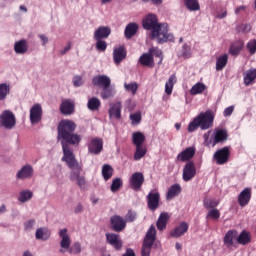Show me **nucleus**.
<instances>
[{
    "label": "nucleus",
    "instance_id": "nucleus-30",
    "mask_svg": "<svg viewBox=\"0 0 256 256\" xmlns=\"http://www.w3.org/2000/svg\"><path fill=\"white\" fill-rule=\"evenodd\" d=\"M236 241L239 245H249V243H251V234L243 230L237 235Z\"/></svg>",
    "mask_w": 256,
    "mask_h": 256
},
{
    "label": "nucleus",
    "instance_id": "nucleus-18",
    "mask_svg": "<svg viewBox=\"0 0 256 256\" xmlns=\"http://www.w3.org/2000/svg\"><path fill=\"white\" fill-rule=\"evenodd\" d=\"M127 58V50L125 49V46L121 45L117 48H114L113 51V59L115 65H121V62Z\"/></svg>",
    "mask_w": 256,
    "mask_h": 256
},
{
    "label": "nucleus",
    "instance_id": "nucleus-45",
    "mask_svg": "<svg viewBox=\"0 0 256 256\" xmlns=\"http://www.w3.org/2000/svg\"><path fill=\"white\" fill-rule=\"evenodd\" d=\"M203 205H204L205 209H215V207H217L219 205V201L205 198L203 200Z\"/></svg>",
    "mask_w": 256,
    "mask_h": 256
},
{
    "label": "nucleus",
    "instance_id": "nucleus-60",
    "mask_svg": "<svg viewBox=\"0 0 256 256\" xmlns=\"http://www.w3.org/2000/svg\"><path fill=\"white\" fill-rule=\"evenodd\" d=\"M144 3H147L151 1L153 5H161L163 3V0H142Z\"/></svg>",
    "mask_w": 256,
    "mask_h": 256
},
{
    "label": "nucleus",
    "instance_id": "nucleus-17",
    "mask_svg": "<svg viewBox=\"0 0 256 256\" xmlns=\"http://www.w3.org/2000/svg\"><path fill=\"white\" fill-rule=\"evenodd\" d=\"M187 231H189V224H187V222H181L178 226L170 231V237L179 239V237H183Z\"/></svg>",
    "mask_w": 256,
    "mask_h": 256
},
{
    "label": "nucleus",
    "instance_id": "nucleus-50",
    "mask_svg": "<svg viewBox=\"0 0 256 256\" xmlns=\"http://www.w3.org/2000/svg\"><path fill=\"white\" fill-rule=\"evenodd\" d=\"M136 219H137V212L133 210H129L125 216L124 221H126V223H133V221H135Z\"/></svg>",
    "mask_w": 256,
    "mask_h": 256
},
{
    "label": "nucleus",
    "instance_id": "nucleus-20",
    "mask_svg": "<svg viewBox=\"0 0 256 256\" xmlns=\"http://www.w3.org/2000/svg\"><path fill=\"white\" fill-rule=\"evenodd\" d=\"M251 197V188H244L238 195V203L240 207H247V205H249V201H251Z\"/></svg>",
    "mask_w": 256,
    "mask_h": 256
},
{
    "label": "nucleus",
    "instance_id": "nucleus-49",
    "mask_svg": "<svg viewBox=\"0 0 256 256\" xmlns=\"http://www.w3.org/2000/svg\"><path fill=\"white\" fill-rule=\"evenodd\" d=\"M219 217H221V212H219V210L216 208L210 210L206 215V219H214V221H217Z\"/></svg>",
    "mask_w": 256,
    "mask_h": 256
},
{
    "label": "nucleus",
    "instance_id": "nucleus-21",
    "mask_svg": "<svg viewBox=\"0 0 256 256\" xmlns=\"http://www.w3.org/2000/svg\"><path fill=\"white\" fill-rule=\"evenodd\" d=\"M237 235V230H229L228 232H226L223 238V242L227 249H233V247H235L234 241L235 239L237 240Z\"/></svg>",
    "mask_w": 256,
    "mask_h": 256
},
{
    "label": "nucleus",
    "instance_id": "nucleus-3",
    "mask_svg": "<svg viewBox=\"0 0 256 256\" xmlns=\"http://www.w3.org/2000/svg\"><path fill=\"white\" fill-rule=\"evenodd\" d=\"M215 116H213V112L211 110H207L206 112L200 113L192 122L188 125V132L193 133V131H197V129H202L203 131L207 129H211L213 127V121Z\"/></svg>",
    "mask_w": 256,
    "mask_h": 256
},
{
    "label": "nucleus",
    "instance_id": "nucleus-40",
    "mask_svg": "<svg viewBox=\"0 0 256 256\" xmlns=\"http://www.w3.org/2000/svg\"><path fill=\"white\" fill-rule=\"evenodd\" d=\"M184 4L188 11H199L201 9L199 0H184Z\"/></svg>",
    "mask_w": 256,
    "mask_h": 256
},
{
    "label": "nucleus",
    "instance_id": "nucleus-2",
    "mask_svg": "<svg viewBox=\"0 0 256 256\" xmlns=\"http://www.w3.org/2000/svg\"><path fill=\"white\" fill-rule=\"evenodd\" d=\"M143 29L151 31V39H156L159 45L167 42H175V36L169 33V25L167 23H159V19L155 14H148L142 20Z\"/></svg>",
    "mask_w": 256,
    "mask_h": 256
},
{
    "label": "nucleus",
    "instance_id": "nucleus-13",
    "mask_svg": "<svg viewBox=\"0 0 256 256\" xmlns=\"http://www.w3.org/2000/svg\"><path fill=\"white\" fill-rule=\"evenodd\" d=\"M229 139V133L225 129H215L212 136V147L219 145V143H225Z\"/></svg>",
    "mask_w": 256,
    "mask_h": 256
},
{
    "label": "nucleus",
    "instance_id": "nucleus-43",
    "mask_svg": "<svg viewBox=\"0 0 256 256\" xmlns=\"http://www.w3.org/2000/svg\"><path fill=\"white\" fill-rule=\"evenodd\" d=\"M243 49V42L239 41L230 46L229 53L237 56L241 53V50Z\"/></svg>",
    "mask_w": 256,
    "mask_h": 256
},
{
    "label": "nucleus",
    "instance_id": "nucleus-12",
    "mask_svg": "<svg viewBox=\"0 0 256 256\" xmlns=\"http://www.w3.org/2000/svg\"><path fill=\"white\" fill-rule=\"evenodd\" d=\"M195 175H197V167H195V162H187L183 168V181H191V179H193Z\"/></svg>",
    "mask_w": 256,
    "mask_h": 256
},
{
    "label": "nucleus",
    "instance_id": "nucleus-23",
    "mask_svg": "<svg viewBox=\"0 0 256 256\" xmlns=\"http://www.w3.org/2000/svg\"><path fill=\"white\" fill-rule=\"evenodd\" d=\"M88 151L94 155H99L103 151V140L99 138L92 139L88 145Z\"/></svg>",
    "mask_w": 256,
    "mask_h": 256
},
{
    "label": "nucleus",
    "instance_id": "nucleus-36",
    "mask_svg": "<svg viewBox=\"0 0 256 256\" xmlns=\"http://www.w3.org/2000/svg\"><path fill=\"white\" fill-rule=\"evenodd\" d=\"M256 79V69L255 68H251L248 71H246V74L244 76V84L246 86L251 85V83H253V81H255Z\"/></svg>",
    "mask_w": 256,
    "mask_h": 256
},
{
    "label": "nucleus",
    "instance_id": "nucleus-35",
    "mask_svg": "<svg viewBox=\"0 0 256 256\" xmlns=\"http://www.w3.org/2000/svg\"><path fill=\"white\" fill-rule=\"evenodd\" d=\"M177 83V77L175 74L171 75L168 79V81L165 84V93L166 95H171L173 93V87Z\"/></svg>",
    "mask_w": 256,
    "mask_h": 256
},
{
    "label": "nucleus",
    "instance_id": "nucleus-14",
    "mask_svg": "<svg viewBox=\"0 0 256 256\" xmlns=\"http://www.w3.org/2000/svg\"><path fill=\"white\" fill-rule=\"evenodd\" d=\"M106 241L109 245L114 247L116 251H121L123 249V240L118 234L115 233H106Z\"/></svg>",
    "mask_w": 256,
    "mask_h": 256
},
{
    "label": "nucleus",
    "instance_id": "nucleus-33",
    "mask_svg": "<svg viewBox=\"0 0 256 256\" xmlns=\"http://www.w3.org/2000/svg\"><path fill=\"white\" fill-rule=\"evenodd\" d=\"M36 239L41 241H47L51 237V231L47 228H38L35 234Z\"/></svg>",
    "mask_w": 256,
    "mask_h": 256
},
{
    "label": "nucleus",
    "instance_id": "nucleus-1",
    "mask_svg": "<svg viewBox=\"0 0 256 256\" xmlns=\"http://www.w3.org/2000/svg\"><path fill=\"white\" fill-rule=\"evenodd\" d=\"M76 129L77 124L73 120H61L57 126V141L62 146V161L71 169L70 181H76L80 189H85L87 181L85 176H81V165H79L73 149H71V147H78L81 143V135L75 133Z\"/></svg>",
    "mask_w": 256,
    "mask_h": 256
},
{
    "label": "nucleus",
    "instance_id": "nucleus-53",
    "mask_svg": "<svg viewBox=\"0 0 256 256\" xmlns=\"http://www.w3.org/2000/svg\"><path fill=\"white\" fill-rule=\"evenodd\" d=\"M247 49L250 53V55H255L256 53V39L254 40H250L248 43H247Z\"/></svg>",
    "mask_w": 256,
    "mask_h": 256
},
{
    "label": "nucleus",
    "instance_id": "nucleus-26",
    "mask_svg": "<svg viewBox=\"0 0 256 256\" xmlns=\"http://www.w3.org/2000/svg\"><path fill=\"white\" fill-rule=\"evenodd\" d=\"M14 51L17 55H25L29 51V42L25 39L15 42Z\"/></svg>",
    "mask_w": 256,
    "mask_h": 256
},
{
    "label": "nucleus",
    "instance_id": "nucleus-38",
    "mask_svg": "<svg viewBox=\"0 0 256 256\" xmlns=\"http://www.w3.org/2000/svg\"><path fill=\"white\" fill-rule=\"evenodd\" d=\"M206 89L207 86L205 84L198 82L190 89V95H201Z\"/></svg>",
    "mask_w": 256,
    "mask_h": 256
},
{
    "label": "nucleus",
    "instance_id": "nucleus-58",
    "mask_svg": "<svg viewBox=\"0 0 256 256\" xmlns=\"http://www.w3.org/2000/svg\"><path fill=\"white\" fill-rule=\"evenodd\" d=\"M233 111H235V108L233 106H229L224 110V117H231L233 115Z\"/></svg>",
    "mask_w": 256,
    "mask_h": 256
},
{
    "label": "nucleus",
    "instance_id": "nucleus-63",
    "mask_svg": "<svg viewBox=\"0 0 256 256\" xmlns=\"http://www.w3.org/2000/svg\"><path fill=\"white\" fill-rule=\"evenodd\" d=\"M68 51H71V43H69L63 50H61V55H65Z\"/></svg>",
    "mask_w": 256,
    "mask_h": 256
},
{
    "label": "nucleus",
    "instance_id": "nucleus-32",
    "mask_svg": "<svg viewBox=\"0 0 256 256\" xmlns=\"http://www.w3.org/2000/svg\"><path fill=\"white\" fill-rule=\"evenodd\" d=\"M132 143L135 147H143L145 143V134L142 132H134L132 134Z\"/></svg>",
    "mask_w": 256,
    "mask_h": 256
},
{
    "label": "nucleus",
    "instance_id": "nucleus-9",
    "mask_svg": "<svg viewBox=\"0 0 256 256\" xmlns=\"http://www.w3.org/2000/svg\"><path fill=\"white\" fill-rule=\"evenodd\" d=\"M43 119V107L41 104L36 103L30 109V123L31 125H37V123H41Z\"/></svg>",
    "mask_w": 256,
    "mask_h": 256
},
{
    "label": "nucleus",
    "instance_id": "nucleus-37",
    "mask_svg": "<svg viewBox=\"0 0 256 256\" xmlns=\"http://www.w3.org/2000/svg\"><path fill=\"white\" fill-rule=\"evenodd\" d=\"M87 107L90 111H99L101 108V100L97 97H92L88 100Z\"/></svg>",
    "mask_w": 256,
    "mask_h": 256
},
{
    "label": "nucleus",
    "instance_id": "nucleus-15",
    "mask_svg": "<svg viewBox=\"0 0 256 256\" xmlns=\"http://www.w3.org/2000/svg\"><path fill=\"white\" fill-rule=\"evenodd\" d=\"M92 85L94 87H101L102 89H107L111 87V78L107 75H97L92 78Z\"/></svg>",
    "mask_w": 256,
    "mask_h": 256
},
{
    "label": "nucleus",
    "instance_id": "nucleus-54",
    "mask_svg": "<svg viewBox=\"0 0 256 256\" xmlns=\"http://www.w3.org/2000/svg\"><path fill=\"white\" fill-rule=\"evenodd\" d=\"M132 125H139L141 123V113L137 112L130 115Z\"/></svg>",
    "mask_w": 256,
    "mask_h": 256
},
{
    "label": "nucleus",
    "instance_id": "nucleus-44",
    "mask_svg": "<svg viewBox=\"0 0 256 256\" xmlns=\"http://www.w3.org/2000/svg\"><path fill=\"white\" fill-rule=\"evenodd\" d=\"M124 89L128 93H132V95H137V91L139 89V84L137 82H132V83H125L124 84Z\"/></svg>",
    "mask_w": 256,
    "mask_h": 256
},
{
    "label": "nucleus",
    "instance_id": "nucleus-46",
    "mask_svg": "<svg viewBox=\"0 0 256 256\" xmlns=\"http://www.w3.org/2000/svg\"><path fill=\"white\" fill-rule=\"evenodd\" d=\"M9 85L2 83L0 84V101H4V99L7 98V95H9Z\"/></svg>",
    "mask_w": 256,
    "mask_h": 256
},
{
    "label": "nucleus",
    "instance_id": "nucleus-42",
    "mask_svg": "<svg viewBox=\"0 0 256 256\" xmlns=\"http://www.w3.org/2000/svg\"><path fill=\"white\" fill-rule=\"evenodd\" d=\"M31 199H33V192L24 190L20 192L18 201H20V203H27V201H31Z\"/></svg>",
    "mask_w": 256,
    "mask_h": 256
},
{
    "label": "nucleus",
    "instance_id": "nucleus-55",
    "mask_svg": "<svg viewBox=\"0 0 256 256\" xmlns=\"http://www.w3.org/2000/svg\"><path fill=\"white\" fill-rule=\"evenodd\" d=\"M35 219H30L24 223V229L25 231H31L33 227H35Z\"/></svg>",
    "mask_w": 256,
    "mask_h": 256
},
{
    "label": "nucleus",
    "instance_id": "nucleus-27",
    "mask_svg": "<svg viewBox=\"0 0 256 256\" xmlns=\"http://www.w3.org/2000/svg\"><path fill=\"white\" fill-rule=\"evenodd\" d=\"M181 191V185L173 184L166 193V201H172L175 197H179V195H181Z\"/></svg>",
    "mask_w": 256,
    "mask_h": 256
},
{
    "label": "nucleus",
    "instance_id": "nucleus-4",
    "mask_svg": "<svg viewBox=\"0 0 256 256\" xmlns=\"http://www.w3.org/2000/svg\"><path fill=\"white\" fill-rule=\"evenodd\" d=\"M59 237L61 238L60 253H65V251H68L70 255H79V253H81V243L74 242L71 245V237L69 236L67 228L59 230Z\"/></svg>",
    "mask_w": 256,
    "mask_h": 256
},
{
    "label": "nucleus",
    "instance_id": "nucleus-5",
    "mask_svg": "<svg viewBox=\"0 0 256 256\" xmlns=\"http://www.w3.org/2000/svg\"><path fill=\"white\" fill-rule=\"evenodd\" d=\"M155 239H157V230L152 225L146 233L142 244L141 255L142 256H150L151 249H153V243H155Z\"/></svg>",
    "mask_w": 256,
    "mask_h": 256
},
{
    "label": "nucleus",
    "instance_id": "nucleus-39",
    "mask_svg": "<svg viewBox=\"0 0 256 256\" xmlns=\"http://www.w3.org/2000/svg\"><path fill=\"white\" fill-rule=\"evenodd\" d=\"M102 176L105 181H109L113 177V167L109 164L102 166Z\"/></svg>",
    "mask_w": 256,
    "mask_h": 256
},
{
    "label": "nucleus",
    "instance_id": "nucleus-10",
    "mask_svg": "<svg viewBox=\"0 0 256 256\" xmlns=\"http://www.w3.org/2000/svg\"><path fill=\"white\" fill-rule=\"evenodd\" d=\"M110 227L115 233H121L127 227V221L119 215H114L110 218Z\"/></svg>",
    "mask_w": 256,
    "mask_h": 256
},
{
    "label": "nucleus",
    "instance_id": "nucleus-16",
    "mask_svg": "<svg viewBox=\"0 0 256 256\" xmlns=\"http://www.w3.org/2000/svg\"><path fill=\"white\" fill-rule=\"evenodd\" d=\"M138 63L142 65V67H155V60L153 58V49L149 50V53H144L140 56Z\"/></svg>",
    "mask_w": 256,
    "mask_h": 256
},
{
    "label": "nucleus",
    "instance_id": "nucleus-6",
    "mask_svg": "<svg viewBox=\"0 0 256 256\" xmlns=\"http://www.w3.org/2000/svg\"><path fill=\"white\" fill-rule=\"evenodd\" d=\"M146 199L147 207L150 211H157V209H159V201H161V194L159 193V190H151Z\"/></svg>",
    "mask_w": 256,
    "mask_h": 256
},
{
    "label": "nucleus",
    "instance_id": "nucleus-61",
    "mask_svg": "<svg viewBox=\"0 0 256 256\" xmlns=\"http://www.w3.org/2000/svg\"><path fill=\"white\" fill-rule=\"evenodd\" d=\"M122 256H135V251H133V249H131V248H128L126 250V253L123 254Z\"/></svg>",
    "mask_w": 256,
    "mask_h": 256
},
{
    "label": "nucleus",
    "instance_id": "nucleus-56",
    "mask_svg": "<svg viewBox=\"0 0 256 256\" xmlns=\"http://www.w3.org/2000/svg\"><path fill=\"white\" fill-rule=\"evenodd\" d=\"M73 85H74V87H81V85H83V77L74 76L73 77Z\"/></svg>",
    "mask_w": 256,
    "mask_h": 256
},
{
    "label": "nucleus",
    "instance_id": "nucleus-24",
    "mask_svg": "<svg viewBox=\"0 0 256 256\" xmlns=\"http://www.w3.org/2000/svg\"><path fill=\"white\" fill-rule=\"evenodd\" d=\"M33 177V167L31 165L23 166L16 174V178L21 181Z\"/></svg>",
    "mask_w": 256,
    "mask_h": 256
},
{
    "label": "nucleus",
    "instance_id": "nucleus-7",
    "mask_svg": "<svg viewBox=\"0 0 256 256\" xmlns=\"http://www.w3.org/2000/svg\"><path fill=\"white\" fill-rule=\"evenodd\" d=\"M0 122L2 127L5 129H13L15 125L17 124V120L15 119V114L9 110H5L1 115H0Z\"/></svg>",
    "mask_w": 256,
    "mask_h": 256
},
{
    "label": "nucleus",
    "instance_id": "nucleus-19",
    "mask_svg": "<svg viewBox=\"0 0 256 256\" xmlns=\"http://www.w3.org/2000/svg\"><path fill=\"white\" fill-rule=\"evenodd\" d=\"M62 115H73L75 113V102L71 99L63 100L60 105Z\"/></svg>",
    "mask_w": 256,
    "mask_h": 256
},
{
    "label": "nucleus",
    "instance_id": "nucleus-41",
    "mask_svg": "<svg viewBox=\"0 0 256 256\" xmlns=\"http://www.w3.org/2000/svg\"><path fill=\"white\" fill-rule=\"evenodd\" d=\"M147 155V148L143 146H136V150L134 153V161H140V159H143Z\"/></svg>",
    "mask_w": 256,
    "mask_h": 256
},
{
    "label": "nucleus",
    "instance_id": "nucleus-28",
    "mask_svg": "<svg viewBox=\"0 0 256 256\" xmlns=\"http://www.w3.org/2000/svg\"><path fill=\"white\" fill-rule=\"evenodd\" d=\"M168 222H169V213H166V212L161 213L156 222L158 231H165V229H167Z\"/></svg>",
    "mask_w": 256,
    "mask_h": 256
},
{
    "label": "nucleus",
    "instance_id": "nucleus-57",
    "mask_svg": "<svg viewBox=\"0 0 256 256\" xmlns=\"http://www.w3.org/2000/svg\"><path fill=\"white\" fill-rule=\"evenodd\" d=\"M210 133H211V131H208V132L204 133V135H203L204 143L207 146L213 145V137H211V140L209 139Z\"/></svg>",
    "mask_w": 256,
    "mask_h": 256
},
{
    "label": "nucleus",
    "instance_id": "nucleus-64",
    "mask_svg": "<svg viewBox=\"0 0 256 256\" xmlns=\"http://www.w3.org/2000/svg\"><path fill=\"white\" fill-rule=\"evenodd\" d=\"M75 213H81V211H83V206L81 204H78L76 207H75Z\"/></svg>",
    "mask_w": 256,
    "mask_h": 256
},
{
    "label": "nucleus",
    "instance_id": "nucleus-52",
    "mask_svg": "<svg viewBox=\"0 0 256 256\" xmlns=\"http://www.w3.org/2000/svg\"><path fill=\"white\" fill-rule=\"evenodd\" d=\"M182 57H184V59H189L191 57V46L188 44L182 46Z\"/></svg>",
    "mask_w": 256,
    "mask_h": 256
},
{
    "label": "nucleus",
    "instance_id": "nucleus-62",
    "mask_svg": "<svg viewBox=\"0 0 256 256\" xmlns=\"http://www.w3.org/2000/svg\"><path fill=\"white\" fill-rule=\"evenodd\" d=\"M251 29H252L251 24H244V26H243L244 33H249L251 31Z\"/></svg>",
    "mask_w": 256,
    "mask_h": 256
},
{
    "label": "nucleus",
    "instance_id": "nucleus-34",
    "mask_svg": "<svg viewBox=\"0 0 256 256\" xmlns=\"http://www.w3.org/2000/svg\"><path fill=\"white\" fill-rule=\"evenodd\" d=\"M229 61V56L224 54L217 58L216 60V71H223L225 67H227V63Z\"/></svg>",
    "mask_w": 256,
    "mask_h": 256
},
{
    "label": "nucleus",
    "instance_id": "nucleus-11",
    "mask_svg": "<svg viewBox=\"0 0 256 256\" xmlns=\"http://www.w3.org/2000/svg\"><path fill=\"white\" fill-rule=\"evenodd\" d=\"M229 157H231V150L229 147H223L215 152L214 159L217 165H225L227 161H229Z\"/></svg>",
    "mask_w": 256,
    "mask_h": 256
},
{
    "label": "nucleus",
    "instance_id": "nucleus-47",
    "mask_svg": "<svg viewBox=\"0 0 256 256\" xmlns=\"http://www.w3.org/2000/svg\"><path fill=\"white\" fill-rule=\"evenodd\" d=\"M121 187H123V180L121 178H115L111 184L112 193H117Z\"/></svg>",
    "mask_w": 256,
    "mask_h": 256
},
{
    "label": "nucleus",
    "instance_id": "nucleus-31",
    "mask_svg": "<svg viewBox=\"0 0 256 256\" xmlns=\"http://www.w3.org/2000/svg\"><path fill=\"white\" fill-rule=\"evenodd\" d=\"M121 109H123L121 102L114 103L109 110L110 117H115V119H121Z\"/></svg>",
    "mask_w": 256,
    "mask_h": 256
},
{
    "label": "nucleus",
    "instance_id": "nucleus-22",
    "mask_svg": "<svg viewBox=\"0 0 256 256\" xmlns=\"http://www.w3.org/2000/svg\"><path fill=\"white\" fill-rule=\"evenodd\" d=\"M193 157H195V148L193 147H188L186 148L184 151H182L181 153H179L177 155V161H179L180 163H185V162H189L191 161V159H193Z\"/></svg>",
    "mask_w": 256,
    "mask_h": 256
},
{
    "label": "nucleus",
    "instance_id": "nucleus-29",
    "mask_svg": "<svg viewBox=\"0 0 256 256\" xmlns=\"http://www.w3.org/2000/svg\"><path fill=\"white\" fill-rule=\"evenodd\" d=\"M137 31H139V25L137 23H129L124 31L126 39H131L132 37H135L137 35Z\"/></svg>",
    "mask_w": 256,
    "mask_h": 256
},
{
    "label": "nucleus",
    "instance_id": "nucleus-59",
    "mask_svg": "<svg viewBox=\"0 0 256 256\" xmlns=\"http://www.w3.org/2000/svg\"><path fill=\"white\" fill-rule=\"evenodd\" d=\"M39 39H41L43 45H47V43H49V38H47V36L40 34L39 35Z\"/></svg>",
    "mask_w": 256,
    "mask_h": 256
},
{
    "label": "nucleus",
    "instance_id": "nucleus-48",
    "mask_svg": "<svg viewBox=\"0 0 256 256\" xmlns=\"http://www.w3.org/2000/svg\"><path fill=\"white\" fill-rule=\"evenodd\" d=\"M115 95V91L113 88L106 87L102 88L101 97L102 99H109Z\"/></svg>",
    "mask_w": 256,
    "mask_h": 256
},
{
    "label": "nucleus",
    "instance_id": "nucleus-8",
    "mask_svg": "<svg viewBox=\"0 0 256 256\" xmlns=\"http://www.w3.org/2000/svg\"><path fill=\"white\" fill-rule=\"evenodd\" d=\"M143 183H145V176L141 172L133 173L129 179V185L133 191H141Z\"/></svg>",
    "mask_w": 256,
    "mask_h": 256
},
{
    "label": "nucleus",
    "instance_id": "nucleus-51",
    "mask_svg": "<svg viewBox=\"0 0 256 256\" xmlns=\"http://www.w3.org/2000/svg\"><path fill=\"white\" fill-rule=\"evenodd\" d=\"M96 49L97 51H102V53H105L107 51V42L105 40L99 39L96 40Z\"/></svg>",
    "mask_w": 256,
    "mask_h": 256
},
{
    "label": "nucleus",
    "instance_id": "nucleus-25",
    "mask_svg": "<svg viewBox=\"0 0 256 256\" xmlns=\"http://www.w3.org/2000/svg\"><path fill=\"white\" fill-rule=\"evenodd\" d=\"M111 35V28L109 26H100L94 32L95 41H99V39H107Z\"/></svg>",
    "mask_w": 256,
    "mask_h": 256
}]
</instances>
